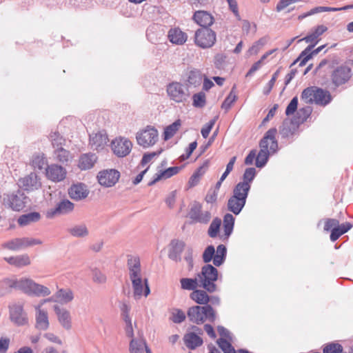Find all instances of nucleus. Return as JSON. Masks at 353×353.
<instances>
[{"label": "nucleus", "instance_id": "nucleus-1", "mask_svg": "<svg viewBox=\"0 0 353 353\" xmlns=\"http://www.w3.org/2000/svg\"><path fill=\"white\" fill-rule=\"evenodd\" d=\"M276 133L277 130L275 128H270L261 140L259 143L261 150L256 157V167H264L268 161L270 154L277 152L278 142L275 138Z\"/></svg>", "mask_w": 353, "mask_h": 353}, {"label": "nucleus", "instance_id": "nucleus-2", "mask_svg": "<svg viewBox=\"0 0 353 353\" xmlns=\"http://www.w3.org/2000/svg\"><path fill=\"white\" fill-rule=\"evenodd\" d=\"M4 282L9 288L20 290L29 296H45L50 294V290L47 287L30 279H6Z\"/></svg>", "mask_w": 353, "mask_h": 353}, {"label": "nucleus", "instance_id": "nucleus-3", "mask_svg": "<svg viewBox=\"0 0 353 353\" xmlns=\"http://www.w3.org/2000/svg\"><path fill=\"white\" fill-rule=\"evenodd\" d=\"M200 281V288H203L209 293H213L217 290L215 282L218 280L219 274L218 270L212 265L206 264L201 268V270L197 274Z\"/></svg>", "mask_w": 353, "mask_h": 353}, {"label": "nucleus", "instance_id": "nucleus-4", "mask_svg": "<svg viewBox=\"0 0 353 353\" xmlns=\"http://www.w3.org/2000/svg\"><path fill=\"white\" fill-rule=\"evenodd\" d=\"M187 315L190 321L197 325L202 324L207 320L213 323L216 319V312L211 305L190 307Z\"/></svg>", "mask_w": 353, "mask_h": 353}, {"label": "nucleus", "instance_id": "nucleus-5", "mask_svg": "<svg viewBox=\"0 0 353 353\" xmlns=\"http://www.w3.org/2000/svg\"><path fill=\"white\" fill-rule=\"evenodd\" d=\"M248 187L243 185H236L233 189V194L228 201V210L238 215L244 208L248 196Z\"/></svg>", "mask_w": 353, "mask_h": 353}, {"label": "nucleus", "instance_id": "nucleus-6", "mask_svg": "<svg viewBox=\"0 0 353 353\" xmlns=\"http://www.w3.org/2000/svg\"><path fill=\"white\" fill-rule=\"evenodd\" d=\"M166 92L170 101L183 105L189 102L191 96L188 86L178 81L170 83L167 85Z\"/></svg>", "mask_w": 353, "mask_h": 353}, {"label": "nucleus", "instance_id": "nucleus-7", "mask_svg": "<svg viewBox=\"0 0 353 353\" xmlns=\"http://www.w3.org/2000/svg\"><path fill=\"white\" fill-rule=\"evenodd\" d=\"M216 41V32L210 28H199L194 33L195 44L203 49L212 47Z\"/></svg>", "mask_w": 353, "mask_h": 353}, {"label": "nucleus", "instance_id": "nucleus-8", "mask_svg": "<svg viewBox=\"0 0 353 353\" xmlns=\"http://www.w3.org/2000/svg\"><path fill=\"white\" fill-rule=\"evenodd\" d=\"M8 308L10 319L14 325L23 326L28 323V314L24 311L22 303H14L10 304Z\"/></svg>", "mask_w": 353, "mask_h": 353}, {"label": "nucleus", "instance_id": "nucleus-9", "mask_svg": "<svg viewBox=\"0 0 353 353\" xmlns=\"http://www.w3.org/2000/svg\"><path fill=\"white\" fill-rule=\"evenodd\" d=\"M28 201V197L21 190H17L16 192L8 194L6 198L4 199L6 205L12 210L18 212L26 206Z\"/></svg>", "mask_w": 353, "mask_h": 353}, {"label": "nucleus", "instance_id": "nucleus-10", "mask_svg": "<svg viewBox=\"0 0 353 353\" xmlns=\"http://www.w3.org/2000/svg\"><path fill=\"white\" fill-rule=\"evenodd\" d=\"M137 143L143 148L154 145L158 140V132L154 128L148 126L145 130L137 132L136 135Z\"/></svg>", "mask_w": 353, "mask_h": 353}, {"label": "nucleus", "instance_id": "nucleus-11", "mask_svg": "<svg viewBox=\"0 0 353 353\" xmlns=\"http://www.w3.org/2000/svg\"><path fill=\"white\" fill-rule=\"evenodd\" d=\"M132 148V143L127 138L119 137L111 142V149L117 157L128 156Z\"/></svg>", "mask_w": 353, "mask_h": 353}, {"label": "nucleus", "instance_id": "nucleus-12", "mask_svg": "<svg viewBox=\"0 0 353 353\" xmlns=\"http://www.w3.org/2000/svg\"><path fill=\"white\" fill-rule=\"evenodd\" d=\"M119 178L120 172L114 169L102 170L97 175L99 184L106 188L114 186Z\"/></svg>", "mask_w": 353, "mask_h": 353}, {"label": "nucleus", "instance_id": "nucleus-13", "mask_svg": "<svg viewBox=\"0 0 353 353\" xmlns=\"http://www.w3.org/2000/svg\"><path fill=\"white\" fill-rule=\"evenodd\" d=\"M18 185L20 188L32 192L39 190L41 187V179L34 172H31L19 179Z\"/></svg>", "mask_w": 353, "mask_h": 353}, {"label": "nucleus", "instance_id": "nucleus-14", "mask_svg": "<svg viewBox=\"0 0 353 353\" xmlns=\"http://www.w3.org/2000/svg\"><path fill=\"white\" fill-rule=\"evenodd\" d=\"M189 217L196 223L206 224L211 219V214L208 211H202V205L195 202L189 212Z\"/></svg>", "mask_w": 353, "mask_h": 353}, {"label": "nucleus", "instance_id": "nucleus-15", "mask_svg": "<svg viewBox=\"0 0 353 353\" xmlns=\"http://www.w3.org/2000/svg\"><path fill=\"white\" fill-rule=\"evenodd\" d=\"M74 203L68 199H63L57 203L53 208L49 209L46 212V216L52 219L56 216L66 214L74 210Z\"/></svg>", "mask_w": 353, "mask_h": 353}, {"label": "nucleus", "instance_id": "nucleus-16", "mask_svg": "<svg viewBox=\"0 0 353 353\" xmlns=\"http://www.w3.org/2000/svg\"><path fill=\"white\" fill-rule=\"evenodd\" d=\"M133 289V296L135 299H140L143 295L145 297L150 293L148 279L141 278L131 281Z\"/></svg>", "mask_w": 353, "mask_h": 353}, {"label": "nucleus", "instance_id": "nucleus-17", "mask_svg": "<svg viewBox=\"0 0 353 353\" xmlns=\"http://www.w3.org/2000/svg\"><path fill=\"white\" fill-rule=\"evenodd\" d=\"M127 267L130 281L142 278L141 262L138 256L128 255Z\"/></svg>", "mask_w": 353, "mask_h": 353}, {"label": "nucleus", "instance_id": "nucleus-18", "mask_svg": "<svg viewBox=\"0 0 353 353\" xmlns=\"http://www.w3.org/2000/svg\"><path fill=\"white\" fill-rule=\"evenodd\" d=\"M352 77L351 69L347 66H339L332 72V80L336 86L345 83Z\"/></svg>", "mask_w": 353, "mask_h": 353}, {"label": "nucleus", "instance_id": "nucleus-19", "mask_svg": "<svg viewBox=\"0 0 353 353\" xmlns=\"http://www.w3.org/2000/svg\"><path fill=\"white\" fill-rule=\"evenodd\" d=\"M35 327L40 331H45L48 329L50 323L48 312L41 308V305L34 306Z\"/></svg>", "mask_w": 353, "mask_h": 353}, {"label": "nucleus", "instance_id": "nucleus-20", "mask_svg": "<svg viewBox=\"0 0 353 353\" xmlns=\"http://www.w3.org/2000/svg\"><path fill=\"white\" fill-rule=\"evenodd\" d=\"M46 174L48 179L54 182H59L65 178L66 170L61 165L51 164L46 168Z\"/></svg>", "mask_w": 353, "mask_h": 353}, {"label": "nucleus", "instance_id": "nucleus-21", "mask_svg": "<svg viewBox=\"0 0 353 353\" xmlns=\"http://www.w3.org/2000/svg\"><path fill=\"white\" fill-rule=\"evenodd\" d=\"M108 142V137L105 132L100 131L90 135V145L94 150H102Z\"/></svg>", "mask_w": 353, "mask_h": 353}, {"label": "nucleus", "instance_id": "nucleus-22", "mask_svg": "<svg viewBox=\"0 0 353 353\" xmlns=\"http://www.w3.org/2000/svg\"><path fill=\"white\" fill-rule=\"evenodd\" d=\"M89 190L87 186L82 183L73 184L68 189L70 197L75 201H81L85 199L89 194Z\"/></svg>", "mask_w": 353, "mask_h": 353}, {"label": "nucleus", "instance_id": "nucleus-23", "mask_svg": "<svg viewBox=\"0 0 353 353\" xmlns=\"http://www.w3.org/2000/svg\"><path fill=\"white\" fill-rule=\"evenodd\" d=\"M185 243L183 241L173 239L170 242L168 257L176 262L181 261V254L185 248Z\"/></svg>", "mask_w": 353, "mask_h": 353}, {"label": "nucleus", "instance_id": "nucleus-24", "mask_svg": "<svg viewBox=\"0 0 353 353\" xmlns=\"http://www.w3.org/2000/svg\"><path fill=\"white\" fill-rule=\"evenodd\" d=\"M327 30V28L324 25H319L315 27L310 34L303 39L299 40V42L305 41L306 43L314 45V47L319 43V37L321 36Z\"/></svg>", "mask_w": 353, "mask_h": 353}, {"label": "nucleus", "instance_id": "nucleus-25", "mask_svg": "<svg viewBox=\"0 0 353 353\" xmlns=\"http://www.w3.org/2000/svg\"><path fill=\"white\" fill-rule=\"evenodd\" d=\"M194 21L201 28H209L208 27L214 23V17L209 12L203 10H199L194 12L193 15Z\"/></svg>", "mask_w": 353, "mask_h": 353}, {"label": "nucleus", "instance_id": "nucleus-26", "mask_svg": "<svg viewBox=\"0 0 353 353\" xmlns=\"http://www.w3.org/2000/svg\"><path fill=\"white\" fill-rule=\"evenodd\" d=\"M54 310L57 316L59 322L66 330H70L72 327L71 316L70 312L64 308H61L58 305L54 306Z\"/></svg>", "mask_w": 353, "mask_h": 353}, {"label": "nucleus", "instance_id": "nucleus-27", "mask_svg": "<svg viewBox=\"0 0 353 353\" xmlns=\"http://www.w3.org/2000/svg\"><path fill=\"white\" fill-rule=\"evenodd\" d=\"M313 103L325 106L332 101V97L329 91L320 88H315L314 98H312Z\"/></svg>", "mask_w": 353, "mask_h": 353}, {"label": "nucleus", "instance_id": "nucleus-28", "mask_svg": "<svg viewBox=\"0 0 353 353\" xmlns=\"http://www.w3.org/2000/svg\"><path fill=\"white\" fill-rule=\"evenodd\" d=\"M181 170V167L174 166L168 168L163 171H161L160 172L156 173L154 175L153 179L148 183V185L152 186L162 179H169L172 176L178 174Z\"/></svg>", "mask_w": 353, "mask_h": 353}, {"label": "nucleus", "instance_id": "nucleus-29", "mask_svg": "<svg viewBox=\"0 0 353 353\" xmlns=\"http://www.w3.org/2000/svg\"><path fill=\"white\" fill-rule=\"evenodd\" d=\"M97 157L92 153L82 154L79 160V168L82 170L91 169L97 162Z\"/></svg>", "mask_w": 353, "mask_h": 353}, {"label": "nucleus", "instance_id": "nucleus-30", "mask_svg": "<svg viewBox=\"0 0 353 353\" xmlns=\"http://www.w3.org/2000/svg\"><path fill=\"white\" fill-rule=\"evenodd\" d=\"M168 38L171 43L182 45L187 41L188 36L181 29L175 28L170 29L168 32Z\"/></svg>", "mask_w": 353, "mask_h": 353}, {"label": "nucleus", "instance_id": "nucleus-31", "mask_svg": "<svg viewBox=\"0 0 353 353\" xmlns=\"http://www.w3.org/2000/svg\"><path fill=\"white\" fill-rule=\"evenodd\" d=\"M41 219V214L37 212H31L27 214H24L21 215L18 219V224L24 227L26 225H29L32 223H37Z\"/></svg>", "mask_w": 353, "mask_h": 353}, {"label": "nucleus", "instance_id": "nucleus-32", "mask_svg": "<svg viewBox=\"0 0 353 353\" xmlns=\"http://www.w3.org/2000/svg\"><path fill=\"white\" fill-rule=\"evenodd\" d=\"M183 341L190 350H194L203 344V339L194 332L187 333L184 335Z\"/></svg>", "mask_w": 353, "mask_h": 353}, {"label": "nucleus", "instance_id": "nucleus-33", "mask_svg": "<svg viewBox=\"0 0 353 353\" xmlns=\"http://www.w3.org/2000/svg\"><path fill=\"white\" fill-rule=\"evenodd\" d=\"M205 290H196L190 294V299L199 305H206L210 301V296Z\"/></svg>", "mask_w": 353, "mask_h": 353}, {"label": "nucleus", "instance_id": "nucleus-34", "mask_svg": "<svg viewBox=\"0 0 353 353\" xmlns=\"http://www.w3.org/2000/svg\"><path fill=\"white\" fill-rule=\"evenodd\" d=\"M352 224L350 222H345L341 225L334 227L331 231L330 240L332 242L336 241L341 235L346 233L352 228Z\"/></svg>", "mask_w": 353, "mask_h": 353}, {"label": "nucleus", "instance_id": "nucleus-35", "mask_svg": "<svg viewBox=\"0 0 353 353\" xmlns=\"http://www.w3.org/2000/svg\"><path fill=\"white\" fill-rule=\"evenodd\" d=\"M209 163L207 161L201 166L196 169V170L192 174L189 179L188 184L190 187H194L199 183L201 178L206 172Z\"/></svg>", "mask_w": 353, "mask_h": 353}, {"label": "nucleus", "instance_id": "nucleus-36", "mask_svg": "<svg viewBox=\"0 0 353 353\" xmlns=\"http://www.w3.org/2000/svg\"><path fill=\"white\" fill-rule=\"evenodd\" d=\"M187 85L190 87L197 88L201 85L203 81V76L200 71L194 70L189 72L187 77Z\"/></svg>", "mask_w": 353, "mask_h": 353}, {"label": "nucleus", "instance_id": "nucleus-37", "mask_svg": "<svg viewBox=\"0 0 353 353\" xmlns=\"http://www.w3.org/2000/svg\"><path fill=\"white\" fill-rule=\"evenodd\" d=\"M68 232L76 238H84L89 234L88 229L85 224L74 225L68 229Z\"/></svg>", "mask_w": 353, "mask_h": 353}, {"label": "nucleus", "instance_id": "nucleus-38", "mask_svg": "<svg viewBox=\"0 0 353 353\" xmlns=\"http://www.w3.org/2000/svg\"><path fill=\"white\" fill-rule=\"evenodd\" d=\"M5 260L10 265L17 267H23L30 263V259L28 254H21L16 256L5 258Z\"/></svg>", "mask_w": 353, "mask_h": 353}, {"label": "nucleus", "instance_id": "nucleus-39", "mask_svg": "<svg viewBox=\"0 0 353 353\" xmlns=\"http://www.w3.org/2000/svg\"><path fill=\"white\" fill-rule=\"evenodd\" d=\"M180 283L181 289L192 290V292L200 287V281L197 276L195 278H182L180 279Z\"/></svg>", "mask_w": 353, "mask_h": 353}, {"label": "nucleus", "instance_id": "nucleus-40", "mask_svg": "<svg viewBox=\"0 0 353 353\" xmlns=\"http://www.w3.org/2000/svg\"><path fill=\"white\" fill-rule=\"evenodd\" d=\"M227 254L226 247L223 245H219L214 255L213 264L216 267H219L225 261Z\"/></svg>", "mask_w": 353, "mask_h": 353}, {"label": "nucleus", "instance_id": "nucleus-41", "mask_svg": "<svg viewBox=\"0 0 353 353\" xmlns=\"http://www.w3.org/2000/svg\"><path fill=\"white\" fill-rule=\"evenodd\" d=\"M57 302L68 303L74 299V294L70 289H59L55 294Z\"/></svg>", "mask_w": 353, "mask_h": 353}, {"label": "nucleus", "instance_id": "nucleus-42", "mask_svg": "<svg viewBox=\"0 0 353 353\" xmlns=\"http://www.w3.org/2000/svg\"><path fill=\"white\" fill-rule=\"evenodd\" d=\"M296 129V126L290 121H284L279 128V133L282 138H289L292 137Z\"/></svg>", "mask_w": 353, "mask_h": 353}, {"label": "nucleus", "instance_id": "nucleus-43", "mask_svg": "<svg viewBox=\"0 0 353 353\" xmlns=\"http://www.w3.org/2000/svg\"><path fill=\"white\" fill-rule=\"evenodd\" d=\"M234 217L231 214H226L223 217V231L225 239H228L232 233L234 225Z\"/></svg>", "mask_w": 353, "mask_h": 353}, {"label": "nucleus", "instance_id": "nucleus-44", "mask_svg": "<svg viewBox=\"0 0 353 353\" xmlns=\"http://www.w3.org/2000/svg\"><path fill=\"white\" fill-rule=\"evenodd\" d=\"M255 175L256 169L254 168H246L243 176V181L238 183L236 185L244 184L245 187H248V192H249L251 188L250 183L254 180Z\"/></svg>", "mask_w": 353, "mask_h": 353}, {"label": "nucleus", "instance_id": "nucleus-45", "mask_svg": "<svg viewBox=\"0 0 353 353\" xmlns=\"http://www.w3.org/2000/svg\"><path fill=\"white\" fill-rule=\"evenodd\" d=\"M3 248L12 250V251H19L24 248L23 239V238H16L12 240H10L3 244Z\"/></svg>", "mask_w": 353, "mask_h": 353}, {"label": "nucleus", "instance_id": "nucleus-46", "mask_svg": "<svg viewBox=\"0 0 353 353\" xmlns=\"http://www.w3.org/2000/svg\"><path fill=\"white\" fill-rule=\"evenodd\" d=\"M145 346L147 345L143 339H132L129 347L130 353H143Z\"/></svg>", "mask_w": 353, "mask_h": 353}, {"label": "nucleus", "instance_id": "nucleus-47", "mask_svg": "<svg viewBox=\"0 0 353 353\" xmlns=\"http://www.w3.org/2000/svg\"><path fill=\"white\" fill-rule=\"evenodd\" d=\"M181 120H176L174 123L167 126L164 131V139L168 140L171 139L175 133L178 131L179 127L181 126Z\"/></svg>", "mask_w": 353, "mask_h": 353}, {"label": "nucleus", "instance_id": "nucleus-48", "mask_svg": "<svg viewBox=\"0 0 353 353\" xmlns=\"http://www.w3.org/2000/svg\"><path fill=\"white\" fill-rule=\"evenodd\" d=\"M50 139L55 150L63 148L65 143V139L57 132H52L50 134Z\"/></svg>", "mask_w": 353, "mask_h": 353}, {"label": "nucleus", "instance_id": "nucleus-49", "mask_svg": "<svg viewBox=\"0 0 353 353\" xmlns=\"http://www.w3.org/2000/svg\"><path fill=\"white\" fill-rule=\"evenodd\" d=\"M221 224V220L219 218H214L210 225L208 230V234L211 238H215L217 236L220 230Z\"/></svg>", "mask_w": 353, "mask_h": 353}, {"label": "nucleus", "instance_id": "nucleus-50", "mask_svg": "<svg viewBox=\"0 0 353 353\" xmlns=\"http://www.w3.org/2000/svg\"><path fill=\"white\" fill-rule=\"evenodd\" d=\"M311 112H312V109L309 106L300 108L296 112L297 118L296 119V123H304L307 119V118L310 117V115L311 114Z\"/></svg>", "mask_w": 353, "mask_h": 353}, {"label": "nucleus", "instance_id": "nucleus-51", "mask_svg": "<svg viewBox=\"0 0 353 353\" xmlns=\"http://www.w3.org/2000/svg\"><path fill=\"white\" fill-rule=\"evenodd\" d=\"M206 104L205 94L203 92H199L193 94L192 96V105L195 108H203Z\"/></svg>", "mask_w": 353, "mask_h": 353}, {"label": "nucleus", "instance_id": "nucleus-52", "mask_svg": "<svg viewBox=\"0 0 353 353\" xmlns=\"http://www.w3.org/2000/svg\"><path fill=\"white\" fill-rule=\"evenodd\" d=\"M316 86H312L307 88L303 90L301 93V99L306 103L312 104L313 103L312 98H314Z\"/></svg>", "mask_w": 353, "mask_h": 353}, {"label": "nucleus", "instance_id": "nucleus-53", "mask_svg": "<svg viewBox=\"0 0 353 353\" xmlns=\"http://www.w3.org/2000/svg\"><path fill=\"white\" fill-rule=\"evenodd\" d=\"M343 347L338 343H330L325 344L323 349V353H342Z\"/></svg>", "mask_w": 353, "mask_h": 353}, {"label": "nucleus", "instance_id": "nucleus-54", "mask_svg": "<svg viewBox=\"0 0 353 353\" xmlns=\"http://www.w3.org/2000/svg\"><path fill=\"white\" fill-rule=\"evenodd\" d=\"M216 343L224 353H236L234 348L226 339L220 338Z\"/></svg>", "mask_w": 353, "mask_h": 353}, {"label": "nucleus", "instance_id": "nucleus-55", "mask_svg": "<svg viewBox=\"0 0 353 353\" xmlns=\"http://www.w3.org/2000/svg\"><path fill=\"white\" fill-rule=\"evenodd\" d=\"M46 163V158L43 155H34L32 159V165L34 169H38L41 170L43 168V166Z\"/></svg>", "mask_w": 353, "mask_h": 353}, {"label": "nucleus", "instance_id": "nucleus-56", "mask_svg": "<svg viewBox=\"0 0 353 353\" xmlns=\"http://www.w3.org/2000/svg\"><path fill=\"white\" fill-rule=\"evenodd\" d=\"M54 154L56 156L57 159L61 163L68 162L70 158L69 151L65 150L63 148L56 149L54 150Z\"/></svg>", "mask_w": 353, "mask_h": 353}, {"label": "nucleus", "instance_id": "nucleus-57", "mask_svg": "<svg viewBox=\"0 0 353 353\" xmlns=\"http://www.w3.org/2000/svg\"><path fill=\"white\" fill-rule=\"evenodd\" d=\"M215 249L213 245H208L204 250L202 258L204 263H208L214 259Z\"/></svg>", "mask_w": 353, "mask_h": 353}, {"label": "nucleus", "instance_id": "nucleus-58", "mask_svg": "<svg viewBox=\"0 0 353 353\" xmlns=\"http://www.w3.org/2000/svg\"><path fill=\"white\" fill-rule=\"evenodd\" d=\"M185 319V313L180 309H174L171 320L175 323H181Z\"/></svg>", "mask_w": 353, "mask_h": 353}, {"label": "nucleus", "instance_id": "nucleus-59", "mask_svg": "<svg viewBox=\"0 0 353 353\" xmlns=\"http://www.w3.org/2000/svg\"><path fill=\"white\" fill-rule=\"evenodd\" d=\"M92 280L99 284H103L106 282V276L98 269L92 270Z\"/></svg>", "mask_w": 353, "mask_h": 353}, {"label": "nucleus", "instance_id": "nucleus-60", "mask_svg": "<svg viewBox=\"0 0 353 353\" xmlns=\"http://www.w3.org/2000/svg\"><path fill=\"white\" fill-rule=\"evenodd\" d=\"M226 55L222 53H218L214 56V64L216 68L223 69L225 65Z\"/></svg>", "mask_w": 353, "mask_h": 353}, {"label": "nucleus", "instance_id": "nucleus-61", "mask_svg": "<svg viewBox=\"0 0 353 353\" xmlns=\"http://www.w3.org/2000/svg\"><path fill=\"white\" fill-rule=\"evenodd\" d=\"M298 106V98L294 97L290 101L285 110V114L290 116L293 114L297 110Z\"/></svg>", "mask_w": 353, "mask_h": 353}, {"label": "nucleus", "instance_id": "nucleus-62", "mask_svg": "<svg viewBox=\"0 0 353 353\" xmlns=\"http://www.w3.org/2000/svg\"><path fill=\"white\" fill-rule=\"evenodd\" d=\"M236 95L231 92L223 101L221 105V108L228 111L231 108L232 103L236 101Z\"/></svg>", "mask_w": 353, "mask_h": 353}, {"label": "nucleus", "instance_id": "nucleus-63", "mask_svg": "<svg viewBox=\"0 0 353 353\" xmlns=\"http://www.w3.org/2000/svg\"><path fill=\"white\" fill-rule=\"evenodd\" d=\"M24 248L28 247H32L37 245H41L43 241L39 239L30 238V237H23Z\"/></svg>", "mask_w": 353, "mask_h": 353}, {"label": "nucleus", "instance_id": "nucleus-64", "mask_svg": "<svg viewBox=\"0 0 353 353\" xmlns=\"http://www.w3.org/2000/svg\"><path fill=\"white\" fill-rule=\"evenodd\" d=\"M301 1V0H280L276 6V10L277 12H281L290 5Z\"/></svg>", "mask_w": 353, "mask_h": 353}]
</instances>
